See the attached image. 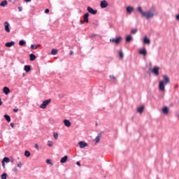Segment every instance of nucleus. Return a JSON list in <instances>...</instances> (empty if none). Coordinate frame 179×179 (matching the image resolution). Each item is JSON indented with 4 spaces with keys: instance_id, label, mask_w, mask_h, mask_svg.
<instances>
[{
    "instance_id": "1",
    "label": "nucleus",
    "mask_w": 179,
    "mask_h": 179,
    "mask_svg": "<svg viewBox=\"0 0 179 179\" xmlns=\"http://www.w3.org/2000/svg\"><path fill=\"white\" fill-rule=\"evenodd\" d=\"M137 10L143 17H145L147 20H149L150 19H153L155 16H157L159 15V13L153 7L148 11H143L142 7L139 6L137 8Z\"/></svg>"
},
{
    "instance_id": "2",
    "label": "nucleus",
    "mask_w": 179,
    "mask_h": 179,
    "mask_svg": "<svg viewBox=\"0 0 179 179\" xmlns=\"http://www.w3.org/2000/svg\"><path fill=\"white\" fill-rule=\"evenodd\" d=\"M51 103V99H47L45 101H44L40 106V108H46L47 106H48V104H50Z\"/></svg>"
},
{
    "instance_id": "3",
    "label": "nucleus",
    "mask_w": 179,
    "mask_h": 179,
    "mask_svg": "<svg viewBox=\"0 0 179 179\" xmlns=\"http://www.w3.org/2000/svg\"><path fill=\"white\" fill-rule=\"evenodd\" d=\"M165 86L166 83H164V81H160L159 83V90L161 92H164V90H166Z\"/></svg>"
},
{
    "instance_id": "4",
    "label": "nucleus",
    "mask_w": 179,
    "mask_h": 179,
    "mask_svg": "<svg viewBox=\"0 0 179 179\" xmlns=\"http://www.w3.org/2000/svg\"><path fill=\"white\" fill-rule=\"evenodd\" d=\"M122 41V36H117L113 39V43H115V44H120Z\"/></svg>"
},
{
    "instance_id": "5",
    "label": "nucleus",
    "mask_w": 179,
    "mask_h": 179,
    "mask_svg": "<svg viewBox=\"0 0 179 179\" xmlns=\"http://www.w3.org/2000/svg\"><path fill=\"white\" fill-rule=\"evenodd\" d=\"M87 12L92 15H97V10H94L92 7L89 6L87 8Z\"/></svg>"
},
{
    "instance_id": "6",
    "label": "nucleus",
    "mask_w": 179,
    "mask_h": 179,
    "mask_svg": "<svg viewBox=\"0 0 179 179\" xmlns=\"http://www.w3.org/2000/svg\"><path fill=\"white\" fill-rule=\"evenodd\" d=\"M160 68L159 66H155L152 71V73L155 74L156 76H159V71Z\"/></svg>"
},
{
    "instance_id": "7",
    "label": "nucleus",
    "mask_w": 179,
    "mask_h": 179,
    "mask_svg": "<svg viewBox=\"0 0 179 179\" xmlns=\"http://www.w3.org/2000/svg\"><path fill=\"white\" fill-rule=\"evenodd\" d=\"M138 53L140 54V55H143L144 57H145V55H148V51L146 50V48H142L139 50Z\"/></svg>"
},
{
    "instance_id": "8",
    "label": "nucleus",
    "mask_w": 179,
    "mask_h": 179,
    "mask_svg": "<svg viewBox=\"0 0 179 179\" xmlns=\"http://www.w3.org/2000/svg\"><path fill=\"white\" fill-rule=\"evenodd\" d=\"M163 79L164 80L161 82H164L165 85H169V83H170V78H169V76H163Z\"/></svg>"
},
{
    "instance_id": "9",
    "label": "nucleus",
    "mask_w": 179,
    "mask_h": 179,
    "mask_svg": "<svg viewBox=\"0 0 179 179\" xmlns=\"http://www.w3.org/2000/svg\"><path fill=\"white\" fill-rule=\"evenodd\" d=\"M107 6H108V3L106 0H103L102 1H101V8L102 9L107 8Z\"/></svg>"
},
{
    "instance_id": "10",
    "label": "nucleus",
    "mask_w": 179,
    "mask_h": 179,
    "mask_svg": "<svg viewBox=\"0 0 179 179\" xmlns=\"http://www.w3.org/2000/svg\"><path fill=\"white\" fill-rule=\"evenodd\" d=\"M4 27H5V31H6V33H10V29H9V22H5Z\"/></svg>"
},
{
    "instance_id": "11",
    "label": "nucleus",
    "mask_w": 179,
    "mask_h": 179,
    "mask_svg": "<svg viewBox=\"0 0 179 179\" xmlns=\"http://www.w3.org/2000/svg\"><path fill=\"white\" fill-rule=\"evenodd\" d=\"M78 145H80V148L81 149H83V148H87V146H88L87 143L84 141H80L78 143Z\"/></svg>"
},
{
    "instance_id": "12",
    "label": "nucleus",
    "mask_w": 179,
    "mask_h": 179,
    "mask_svg": "<svg viewBox=\"0 0 179 179\" xmlns=\"http://www.w3.org/2000/svg\"><path fill=\"white\" fill-rule=\"evenodd\" d=\"M83 21L85 22V23H89V13H87L84 15L83 16Z\"/></svg>"
},
{
    "instance_id": "13",
    "label": "nucleus",
    "mask_w": 179,
    "mask_h": 179,
    "mask_svg": "<svg viewBox=\"0 0 179 179\" xmlns=\"http://www.w3.org/2000/svg\"><path fill=\"white\" fill-rule=\"evenodd\" d=\"M5 45L8 48H10V47H13V45H15V41L8 42L5 44Z\"/></svg>"
},
{
    "instance_id": "14",
    "label": "nucleus",
    "mask_w": 179,
    "mask_h": 179,
    "mask_svg": "<svg viewBox=\"0 0 179 179\" xmlns=\"http://www.w3.org/2000/svg\"><path fill=\"white\" fill-rule=\"evenodd\" d=\"M3 92L6 94H9V93H10V90H9V87H4L3 88Z\"/></svg>"
},
{
    "instance_id": "15",
    "label": "nucleus",
    "mask_w": 179,
    "mask_h": 179,
    "mask_svg": "<svg viewBox=\"0 0 179 179\" xmlns=\"http://www.w3.org/2000/svg\"><path fill=\"white\" fill-rule=\"evenodd\" d=\"M126 10H127V13H132V12H134V7L128 6L126 8Z\"/></svg>"
},
{
    "instance_id": "16",
    "label": "nucleus",
    "mask_w": 179,
    "mask_h": 179,
    "mask_svg": "<svg viewBox=\"0 0 179 179\" xmlns=\"http://www.w3.org/2000/svg\"><path fill=\"white\" fill-rule=\"evenodd\" d=\"M162 113L163 114H165V115L169 114V107L164 106V108H162Z\"/></svg>"
},
{
    "instance_id": "17",
    "label": "nucleus",
    "mask_w": 179,
    "mask_h": 179,
    "mask_svg": "<svg viewBox=\"0 0 179 179\" xmlns=\"http://www.w3.org/2000/svg\"><path fill=\"white\" fill-rule=\"evenodd\" d=\"M133 38H132V36L131 35H127L126 36V42L127 43H131V41H132Z\"/></svg>"
},
{
    "instance_id": "18",
    "label": "nucleus",
    "mask_w": 179,
    "mask_h": 179,
    "mask_svg": "<svg viewBox=\"0 0 179 179\" xmlns=\"http://www.w3.org/2000/svg\"><path fill=\"white\" fill-rule=\"evenodd\" d=\"M143 43L144 44H150V39L148 36H145L143 38Z\"/></svg>"
},
{
    "instance_id": "19",
    "label": "nucleus",
    "mask_w": 179,
    "mask_h": 179,
    "mask_svg": "<svg viewBox=\"0 0 179 179\" xmlns=\"http://www.w3.org/2000/svg\"><path fill=\"white\" fill-rule=\"evenodd\" d=\"M64 125L66 127H67L68 128H69V127H71V122L68 120H64Z\"/></svg>"
},
{
    "instance_id": "20",
    "label": "nucleus",
    "mask_w": 179,
    "mask_h": 179,
    "mask_svg": "<svg viewBox=\"0 0 179 179\" xmlns=\"http://www.w3.org/2000/svg\"><path fill=\"white\" fill-rule=\"evenodd\" d=\"M145 110V106H141L138 108V113H139L140 114H142V113H143V111Z\"/></svg>"
},
{
    "instance_id": "21",
    "label": "nucleus",
    "mask_w": 179,
    "mask_h": 179,
    "mask_svg": "<svg viewBox=\"0 0 179 179\" xmlns=\"http://www.w3.org/2000/svg\"><path fill=\"white\" fill-rule=\"evenodd\" d=\"M101 138V134H99L98 136L95 138L96 143H99V142H100Z\"/></svg>"
},
{
    "instance_id": "22",
    "label": "nucleus",
    "mask_w": 179,
    "mask_h": 179,
    "mask_svg": "<svg viewBox=\"0 0 179 179\" xmlns=\"http://www.w3.org/2000/svg\"><path fill=\"white\" fill-rule=\"evenodd\" d=\"M66 160H68V156L65 155L61 159L60 163H66Z\"/></svg>"
},
{
    "instance_id": "23",
    "label": "nucleus",
    "mask_w": 179,
    "mask_h": 179,
    "mask_svg": "<svg viewBox=\"0 0 179 179\" xmlns=\"http://www.w3.org/2000/svg\"><path fill=\"white\" fill-rule=\"evenodd\" d=\"M6 5H8V1L6 0L3 1L0 3V6H2L3 8H5V6H6Z\"/></svg>"
},
{
    "instance_id": "24",
    "label": "nucleus",
    "mask_w": 179,
    "mask_h": 179,
    "mask_svg": "<svg viewBox=\"0 0 179 179\" xmlns=\"http://www.w3.org/2000/svg\"><path fill=\"white\" fill-rule=\"evenodd\" d=\"M30 61H35L36 60V55L34 54L29 55Z\"/></svg>"
},
{
    "instance_id": "25",
    "label": "nucleus",
    "mask_w": 179,
    "mask_h": 179,
    "mask_svg": "<svg viewBox=\"0 0 179 179\" xmlns=\"http://www.w3.org/2000/svg\"><path fill=\"white\" fill-rule=\"evenodd\" d=\"M52 55H57L58 54V50L52 49L51 51Z\"/></svg>"
},
{
    "instance_id": "26",
    "label": "nucleus",
    "mask_w": 179,
    "mask_h": 179,
    "mask_svg": "<svg viewBox=\"0 0 179 179\" xmlns=\"http://www.w3.org/2000/svg\"><path fill=\"white\" fill-rule=\"evenodd\" d=\"M24 69L26 72H30L31 66L29 65L24 66Z\"/></svg>"
},
{
    "instance_id": "27",
    "label": "nucleus",
    "mask_w": 179,
    "mask_h": 179,
    "mask_svg": "<svg viewBox=\"0 0 179 179\" xmlns=\"http://www.w3.org/2000/svg\"><path fill=\"white\" fill-rule=\"evenodd\" d=\"M131 33V34H136L138 33V28L132 29Z\"/></svg>"
},
{
    "instance_id": "28",
    "label": "nucleus",
    "mask_w": 179,
    "mask_h": 179,
    "mask_svg": "<svg viewBox=\"0 0 179 179\" xmlns=\"http://www.w3.org/2000/svg\"><path fill=\"white\" fill-rule=\"evenodd\" d=\"M4 118L8 121V122H10V116L8 115H4Z\"/></svg>"
},
{
    "instance_id": "29",
    "label": "nucleus",
    "mask_w": 179,
    "mask_h": 179,
    "mask_svg": "<svg viewBox=\"0 0 179 179\" xmlns=\"http://www.w3.org/2000/svg\"><path fill=\"white\" fill-rule=\"evenodd\" d=\"M2 162L4 163H9V162H10V159L8 157H4L2 160Z\"/></svg>"
},
{
    "instance_id": "30",
    "label": "nucleus",
    "mask_w": 179,
    "mask_h": 179,
    "mask_svg": "<svg viewBox=\"0 0 179 179\" xmlns=\"http://www.w3.org/2000/svg\"><path fill=\"white\" fill-rule=\"evenodd\" d=\"M19 45L21 46L26 45V41H24V40H21L19 41Z\"/></svg>"
},
{
    "instance_id": "31",
    "label": "nucleus",
    "mask_w": 179,
    "mask_h": 179,
    "mask_svg": "<svg viewBox=\"0 0 179 179\" xmlns=\"http://www.w3.org/2000/svg\"><path fill=\"white\" fill-rule=\"evenodd\" d=\"M118 52H119L120 58L122 59V58H124V52H122V50H119Z\"/></svg>"
},
{
    "instance_id": "32",
    "label": "nucleus",
    "mask_w": 179,
    "mask_h": 179,
    "mask_svg": "<svg viewBox=\"0 0 179 179\" xmlns=\"http://www.w3.org/2000/svg\"><path fill=\"white\" fill-rule=\"evenodd\" d=\"M24 156H26V157H30V152L26 150L24 152Z\"/></svg>"
},
{
    "instance_id": "33",
    "label": "nucleus",
    "mask_w": 179,
    "mask_h": 179,
    "mask_svg": "<svg viewBox=\"0 0 179 179\" xmlns=\"http://www.w3.org/2000/svg\"><path fill=\"white\" fill-rule=\"evenodd\" d=\"M6 177H8V174L6 173H3L1 175V179H6Z\"/></svg>"
},
{
    "instance_id": "34",
    "label": "nucleus",
    "mask_w": 179,
    "mask_h": 179,
    "mask_svg": "<svg viewBox=\"0 0 179 179\" xmlns=\"http://www.w3.org/2000/svg\"><path fill=\"white\" fill-rule=\"evenodd\" d=\"M53 136H54L55 139H58V133L54 132Z\"/></svg>"
},
{
    "instance_id": "35",
    "label": "nucleus",
    "mask_w": 179,
    "mask_h": 179,
    "mask_svg": "<svg viewBox=\"0 0 179 179\" xmlns=\"http://www.w3.org/2000/svg\"><path fill=\"white\" fill-rule=\"evenodd\" d=\"M46 163L48 164H50V166H53V164L51 162V159H47Z\"/></svg>"
},
{
    "instance_id": "36",
    "label": "nucleus",
    "mask_w": 179,
    "mask_h": 179,
    "mask_svg": "<svg viewBox=\"0 0 179 179\" xmlns=\"http://www.w3.org/2000/svg\"><path fill=\"white\" fill-rule=\"evenodd\" d=\"M17 166V167H19V169H22V167H23V164H22V162H18Z\"/></svg>"
},
{
    "instance_id": "37",
    "label": "nucleus",
    "mask_w": 179,
    "mask_h": 179,
    "mask_svg": "<svg viewBox=\"0 0 179 179\" xmlns=\"http://www.w3.org/2000/svg\"><path fill=\"white\" fill-rule=\"evenodd\" d=\"M48 146H50V148H51V146H52V141H48Z\"/></svg>"
},
{
    "instance_id": "38",
    "label": "nucleus",
    "mask_w": 179,
    "mask_h": 179,
    "mask_svg": "<svg viewBox=\"0 0 179 179\" xmlns=\"http://www.w3.org/2000/svg\"><path fill=\"white\" fill-rule=\"evenodd\" d=\"M13 171H14V173H15V174H17V168H16V167L13 168Z\"/></svg>"
},
{
    "instance_id": "39",
    "label": "nucleus",
    "mask_w": 179,
    "mask_h": 179,
    "mask_svg": "<svg viewBox=\"0 0 179 179\" xmlns=\"http://www.w3.org/2000/svg\"><path fill=\"white\" fill-rule=\"evenodd\" d=\"M45 13H50V10L48 8H46L45 10Z\"/></svg>"
},
{
    "instance_id": "40",
    "label": "nucleus",
    "mask_w": 179,
    "mask_h": 179,
    "mask_svg": "<svg viewBox=\"0 0 179 179\" xmlns=\"http://www.w3.org/2000/svg\"><path fill=\"white\" fill-rule=\"evenodd\" d=\"M35 148L36 149H37V150H38L39 149L38 144H35Z\"/></svg>"
},
{
    "instance_id": "41",
    "label": "nucleus",
    "mask_w": 179,
    "mask_h": 179,
    "mask_svg": "<svg viewBox=\"0 0 179 179\" xmlns=\"http://www.w3.org/2000/svg\"><path fill=\"white\" fill-rule=\"evenodd\" d=\"M1 163H2V167H3V169H5V162H3L2 161Z\"/></svg>"
},
{
    "instance_id": "42",
    "label": "nucleus",
    "mask_w": 179,
    "mask_h": 179,
    "mask_svg": "<svg viewBox=\"0 0 179 179\" xmlns=\"http://www.w3.org/2000/svg\"><path fill=\"white\" fill-rule=\"evenodd\" d=\"M13 111H14V113H17V111H19V109H17V108L13 109Z\"/></svg>"
},
{
    "instance_id": "43",
    "label": "nucleus",
    "mask_w": 179,
    "mask_h": 179,
    "mask_svg": "<svg viewBox=\"0 0 179 179\" xmlns=\"http://www.w3.org/2000/svg\"><path fill=\"white\" fill-rule=\"evenodd\" d=\"M10 127H11L12 128H14L15 124H14V123H10Z\"/></svg>"
},
{
    "instance_id": "44",
    "label": "nucleus",
    "mask_w": 179,
    "mask_h": 179,
    "mask_svg": "<svg viewBox=\"0 0 179 179\" xmlns=\"http://www.w3.org/2000/svg\"><path fill=\"white\" fill-rule=\"evenodd\" d=\"M19 12H22V7H18Z\"/></svg>"
},
{
    "instance_id": "45",
    "label": "nucleus",
    "mask_w": 179,
    "mask_h": 179,
    "mask_svg": "<svg viewBox=\"0 0 179 179\" xmlns=\"http://www.w3.org/2000/svg\"><path fill=\"white\" fill-rule=\"evenodd\" d=\"M76 164H77V166H80V162H77Z\"/></svg>"
},
{
    "instance_id": "46",
    "label": "nucleus",
    "mask_w": 179,
    "mask_h": 179,
    "mask_svg": "<svg viewBox=\"0 0 179 179\" xmlns=\"http://www.w3.org/2000/svg\"><path fill=\"white\" fill-rule=\"evenodd\" d=\"M176 20H179V14L176 15Z\"/></svg>"
},
{
    "instance_id": "47",
    "label": "nucleus",
    "mask_w": 179,
    "mask_h": 179,
    "mask_svg": "<svg viewBox=\"0 0 179 179\" xmlns=\"http://www.w3.org/2000/svg\"><path fill=\"white\" fill-rule=\"evenodd\" d=\"M83 23H85L84 20H80V24H83Z\"/></svg>"
},
{
    "instance_id": "48",
    "label": "nucleus",
    "mask_w": 179,
    "mask_h": 179,
    "mask_svg": "<svg viewBox=\"0 0 179 179\" xmlns=\"http://www.w3.org/2000/svg\"><path fill=\"white\" fill-rule=\"evenodd\" d=\"M73 51L71 50L69 55H73Z\"/></svg>"
},
{
    "instance_id": "49",
    "label": "nucleus",
    "mask_w": 179,
    "mask_h": 179,
    "mask_svg": "<svg viewBox=\"0 0 179 179\" xmlns=\"http://www.w3.org/2000/svg\"><path fill=\"white\" fill-rule=\"evenodd\" d=\"M2 104H3V102H2V100L0 98V106H2Z\"/></svg>"
},
{
    "instance_id": "50",
    "label": "nucleus",
    "mask_w": 179,
    "mask_h": 179,
    "mask_svg": "<svg viewBox=\"0 0 179 179\" xmlns=\"http://www.w3.org/2000/svg\"><path fill=\"white\" fill-rule=\"evenodd\" d=\"M31 48L32 50H34V45H31Z\"/></svg>"
},
{
    "instance_id": "51",
    "label": "nucleus",
    "mask_w": 179,
    "mask_h": 179,
    "mask_svg": "<svg viewBox=\"0 0 179 179\" xmlns=\"http://www.w3.org/2000/svg\"><path fill=\"white\" fill-rule=\"evenodd\" d=\"M25 2H30L31 0H24Z\"/></svg>"
},
{
    "instance_id": "52",
    "label": "nucleus",
    "mask_w": 179,
    "mask_h": 179,
    "mask_svg": "<svg viewBox=\"0 0 179 179\" xmlns=\"http://www.w3.org/2000/svg\"><path fill=\"white\" fill-rule=\"evenodd\" d=\"M37 48H38V46L36 45V46L35 47V50H37Z\"/></svg>"
},
{
    "instance_id": "53",
    "label": "nucleus",
    "mask_w": 179,
    "mask_h": 179,
    "mask_svg": "<svg viewBox=\"0 0 179 179\" xmlns=\"http://www.w3.org/2000/svg\"><path fill=\"white\" fill-rule=\"evenodd\" d=\"M113 80H114V79H115V76H113Z\"/></svg>"
}]
</instances>
